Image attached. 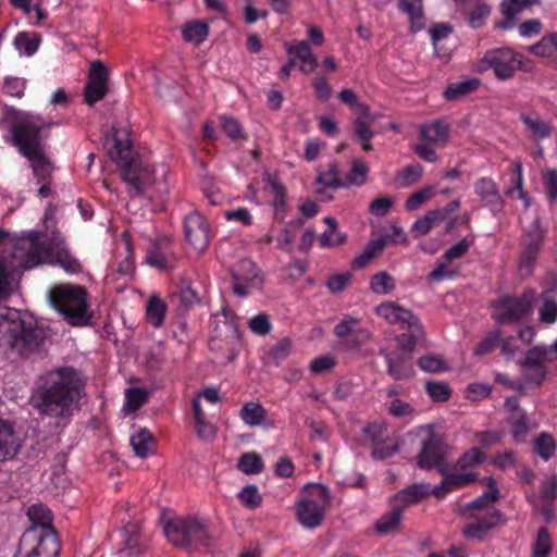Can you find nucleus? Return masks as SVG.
Here are the masks:
<instances>
[{"mask_svg":"<svg viewBox=\"0 0 557 557\" xmlns=\"http://www.w3.org/2000/svg\"><path fill=\"white\" fill-rule=\"evenodd\" d=\"M209 33V26L202 21H193L187 23L183 28V38L187 42L200 45L203 42Z\"/></svg>","mask_w":557,"mask_h":557,"instance_id":"obj_48","label":"nucleus"},{"mask_svg":"<svg viewBox=\"0 0 557 557\" xmlns=\"http://www.w3.org/2000/svg\"><path fill=\"white\" fill-rule=\"evenodd\" d=\"M165 311V302L157 296H151L147 305L146 319L152 326L160 327L164 322Z\"/></svg>","mask_w":557,"mask_h":557,"instance_id":"obj_49","label":"nucleus"},{"mask_svg":"<svg viewBox=\"0 0 557 557\" xmlns=\"http://www.w3.org/2000/svg\"><path fill=\"white\" fill-rule=\"evenodd\" d=\"M379 355L385 359L386 372L392 379L401 381L414 374L412 356L407 352H392L385 348H381Z\"/></svg>","mask_w":557,"mask_h":557,"instance_id":"obj_19","label":"nucleus"},{"mask_svg":"<svg viewBox=\"0 0 557 557\" xmlns=\"http://www.w3.org/2000/svg\"><path fill=\"white\" fill-rule=\"evenodd\" d=\"M507 423L510 426L512 440L516 443H523L527 440L529 432L532 429L531 421L525 413H518L516 416H508Z\"/></svg>","mask_w":557,"mask_h":557,"instance_id":"obj_41","label":"nucleus"},{"mask_svg":"<svg viewBox=\"0 0 557 557\" xmlns=\"http://www.w3.org/2000/svg\"><path fill=\"white\" fill-rule=\"evenodd\" d=\"M419 135L426 143L443 147L449 140L450 127L445 120L438 119L422 124L419 128Z\"/></svg>","mask_w":557,"mask_h":557,"instance_id":"obj_23","label":"nucleus"},{"mask_svg":"<svg viewBox=\"0 0 557 557\" xmlns=\"http://www.w3.org/2000/svg\"><path fill=\"white\" fill-rule=\"evenodd\" d=\"M386 433V426L384 423H369L362 428V434L366 440L369 441L374 447L372 456L375 459H386L393 456L397 450V446L393 447H380L384 442Z\"/></svg>","mask_w":557,"mask_h":557,"instance_id":"obj_22","label":"nucleus"},{"mask_svg":"<svg viewBox=\"0 0 557 557\" xmlns=\"http://www.w3.org/2000/svg\"><path fill=\"white\" fill-rule=\"evenodd\" d=\"M500 343V331L494 330L488 332L476 345L473 350L475 356H484L493 351L496 347H498Z\"/></svg>","mask_w":557,"mask_h":557,"instance_id":"obj_58","label":"nucleus"},{"mask_svg":"<svg viewBox=\"0 0 557 557\" xmlns=\"http://www.w3.org/2000/svg\"><path fill=\"white\" fill-rule=\"evenodd\" d=\"M121 535L124 547L121 553H127L129 556L139 555L145 546L140 541V528L136 523H127L122 530Z\"/></svg>","mask_w":557,"mask_h":557,"instance_id":"obj_30","label":"nucleus"},{"mask_svg":"<svg viewBox=\"0 0 557 557\" xmlns=\"http://www.w3.org/2000/svg\"><path fill=\"white\" fill-rule=\"evenodd\" d=\"M12 267L29 270L39 264L59 265L70 274H78L83 265L59 236L29 232L18 237L12 247Z\"/></svg>","mask_w":557,"mask_h":557,"instance_id":"obj_2","label":"nucleus"},{"mask_svg":"<svg viewBox=\"0 0 557 557\" xmlns=\"http://www.w3.org/2000/svg\"><path fill=\"white\" fill-rule=\"evenodd\" d=\"M453 25L446 22L435 23L430 27L429 34L431 36V41L436 52L438 49V42L442 39L449 37V35L453 34Z\"/></svg>","mask_w":557,"mask_h":557,"instance_id":"obj_64","label":"nucleus"},{"mask_svg":"<svg viewBox=\"0 0 557 557\" xmlns=\"http://www.w3.org/2000/svg\"><path fill=\"white\" fill-rule=\"evenodd\" d=\"M550 349L536 346L529 349L520 361L522 373L528 382L541 385L547 375L546 363L550 361Z\"/></svg>","mask_w":557,"mask_h":557,"instance_id":"obj_16","label":"nucleus"},{"mask_svg":"<svg viewBox=\"0 0 557 557\" xmlns=\"http://www.w3.org/2000/svg\"><path fill=\"white\" fill-rule=\"evenodd\" d=\"M425 389L434 401H447L451 396V389L445 382H428Z\"/></svg>","mask_w":557,"mask_h":557,"instance_id":"obj_63","label":"nucleus"},{"mask_svg":"<svg viewBox=\"0 0 557 557\" xmlns=\"http://www.w3.org/2000/svg\"><path fill=\"white\" fill-rule=\"evenodd\" d=\"M315 185L320 186L317 188V194H324V188L337 189L344 187L343 181L339 178V166L337 162L329 164L327 170H318V176L315 178Z\"/></svg>","mask_w":557,"mask_h":557,"instance_id":"obj_35","label":"nucleus"},{"mask_svg":"<svg viewBox=\"0 0 557 557\" xmlns=\"http://www.w3.org/2000/svg\"><path fill=\"white\" fill-rule=\"evenodd\" d=\"M484 460L485 454L480 448L472 447L465 451L457 461L449 462L446 481H442L432 490L434 496L443 498L450 492L476 482L479 475L472 471V468L481 465Z\"/></svg>","mask_w":557,"mask_h":557,"instance_id":"obj_8","label":"nucleus"},{"mask_svg":"<svg viewBox=\"0 0 557 557\" xmlns=\"http://www.w3.org/2000/svg\"><path fill=\"white\" fill-rule=\"evenodd\" d=\"M323 222L327 225V230L319 238L322 248L337 247L346 243L347 234L338 230V223L334 218L325 216Z\"/></svg>","mask_w":557,"mask_h":557,"instance_id":"obj_34","label":"nucleus"},{"mask_svg":"<svg viewBox=\"0 0 557 557\" xmlns=\"http://www.w3.org/2000/svg\"><path fill=\"white\" fill-rule=\"evenodd\" d=\"M30 163V168L37 182H46L52 180L54 165L47 156L45 149L24 156Z\"/></svg>","mask_w":557,"mask_h":557,"instance_id":"obj_26","label":"nucleus"},{"mask_svg":"<svg viewBox=\"0 0 557 557\" xmlns=\"http://www.w3.org/2000/svg\"><path fill=\"white\" fill-rule=\"evenodd\" d=\"M171 300L177 306V310L181 312L188 311L195 305L199 304L200 298L198 293L190 286L189 283L184 282L178 290L172 293Z\"/></svg>","mask_w":557,"mask_h":557,"instance_id":"obj_39","label":"nucleus"},{"mask_svg":"<svg viewBox=\"0 0 557 557\" xmlns=\"http://www.w3.org/2000/svg\"><path fill=\"white\" fill-rule=\"evenodd\" d=\"M482 70H492L498 81H508L515 77L517 71L530 73L534 63L523 54L509 47L487 50L480 60Z\"/></svg>","mask_w":557,"mask_h":557,"instance_id":"obj_9","label":"nucleus"},{"mask_svg":"<svg viewBox=\"0 0 557 557\" xmlns=\"http://www.w3.org/2000/svg\"><path fill=\"white\" fill-rule=\"evenodd\" d=\"M27 518L30 522L28 529H38L44 531H55L52 525L53 516L51 510L44 504H33L27 509Z\"/></svg>","mask_w":557,"mask_h":557,"instance_id":"obj_27","label":"nucleus"},{"mask_svg":"<svg viewBox=\"0 0 557 557\" xmlns=\"http://www.w3.org/2000/svg\"><path fill=\"white\" fill-rule=\"evenodd\" d=\"M552 552V539L545 527L537 531L536 539L533 543V557H549Z\"/></svg>","mask_w":557,"mask_h":557,"instance_id":"obj_57","label":"nucleus"},{"mask_svg":"<svg viewBox=\"0 0 557 557\" xmlns=\"http://www.w3.org/2000/svg\"><path fill=\"white\" fill-rule=\"evenodd\" d=\"M267 416L268 410L259 401H247L239 411V418L250 428L264 424Z\"/></svg>","mask_w":557,"mask_h":557,"instance_id":"obj_33","label":"nucleus"},{"mask_svg":"<svg viewBox=\"0 0 557 557\" xmlns=\"http://www.w3.org/2000/svg\"><path fill=\"white\" fill-rule=\"evenodd\" d=\"M474 193L479 196L482 206L490 208L493 213L503 210L504 200L496 183L490 177H480L474 183Z\"/></svg>","mask_w":557,"mask_h":557,"instance_id":"obj_21","label":"nucleus"},{"mask_svg":"<svg viewBox=\"0 0 557 557\" xmlns=\"http://www.w3.org/2000/svg\"><path fill=\"white\" fill-rule=\"evenodd\" d=\"M148 400V393L139 387H131L125 392L124 409L127 412L138 410Z\"/></svg>","mask_w":557,"mask_h":557,"instance_id":"obj_56","label":"nucleus"},{"mask_svg":"<svg viewBox=\"0 0 557 557\" xmlns=\"http://www.w3.org/2000/svg\"><path fill=\"white\" fill-rule=\"evenodd\" d=\"M131 445L136 456L147 458L154 446V437L147 429H140L131 436Z\"/></svg>","mask_w":557,"mask_h":557,"instance_id":"obj_42","label":"nucleus"},{"mask_svg":"<svg viewBox=\"0 0 557 557\" xmlns=\"http://www.w3.org/2000/svg\"><path fill=\"white\" fill-rule=\"evenodd\" d=\"M541 250L521 245L518 258V273L522 278L533 275Z\"/></svg>","mask_w":557,"mask_h":557,"instance_id":"obj_40","label":"nucleus"},{"mask_svg":"<svg viewBox=\"0 0 557 557\" xmlns=\"http://www.w3.org/2000/svg\"><path fill=\"white\" fill-rule=\"evenodd\" d=\"M51 126L40 115L29 112H15L11 123L12 144L24 157L45 149V128Z\"/></svg>","mask_w":557,"mask_h":557,"instance_id":"obj_7","label":"nucleus"},{"mask_svg":"<svg viewBox=\"0 0 557 557\" xmlns=\"http://www.w3.org/2000/svg\"><path fill=\"white\" fill-rule=\"evenodd\" d=\"M423 175V166L418 163H410L395 175V183L399 188H407L417 184Z\"/></svg>","mask_w":557,"mask_h":557,"instance_id":"obj_43","label":"nucleus"},{"mask_svg":"<svg viewBox=\"0 0 557 557\" xmlns=\"http://www.w3.org/2000/svg\"><path fill=\"white\" fill-rule=\"evenodd\" d=\"M23 441L14 424L0 417V463L14 460L20 454Z\"/></svg>","mask_w":557,"mask_h":557,"instance_id":"obj_18","label":"nucleus"},{"mask_svg":"<svg viewBox=\"0 0 557 557\" xmlns=\"http://www.w3.org/2000/svg\"><path fill=\"white\" fill-rule=\"evenodd\" d=\"M499 498V490L493 492H484L482 495L468 503L465 511L484 513L487 508H495L493 504Z\"/></svg>","mask_w":557,"mask_h":557,"instance_id":"obj_52","label":"nucleus"},{"mask_svg":"<svg viewBox=\"0 0 557 557\" xmlns=\"http://www.w3.org/2000/svg\"><path fill=\"white\" fill-rule=\"evenodd\" d=\"M330 503L331 497L326 486L322 484L307 486L305 495L296 504L298 522L306 529L320 527Z\"/></svg>","mask_w":557,"mask_h":557,"instance_id":"obj_10","label":"nucleus"},{"mask_svg":"<svg viewBox=\"0 0 557 557\" xmlns=\"http://www.w3.org/2000/svg\"><path fill=\"white\" fill-rule=\"evenodd\" d=\"M543 305L540 309V320L546 324H553L557 320V302L549 298L546 292L542 295Z\"/></svg>","mask_w":557,"mask_h":557,"instance_id":"obj_62","label":"nucleus"},{"mask_svg":"<svg viewBox=\"0 0 557 557\" xmlns=\"http://www.w3.org/2000/svg\"><path fill=\"white\" fill-rule=\"evenodd\" d=\"M40 44V36L37 33L22 32L14 38V46L20 53L25 55H33Z\"/></svg>","mask_w":557,"mask_h":557,"instance_id":"obj_50","label":"nucleus"},{"mask_svg":"<svg viewBox=\"0 0 557 557\" xmlns=\"http://www.w3.org/2000/svg\"><path fill=\"white\" fill-rule=\"evenodd\" d=\"M163 532L171 544L187 552L207 549L212 544L208 525L196 516L169 519L164 523Z\"/></svg>","mask_w":557,"mask_h":557,"instance_id":"obj_6","label":"nucleus"},{"mask_svg":"<svg viewBox=\"0 0 557 557\" xmlns=\"http://www.w3.org/2000/svg\"><path fill=\"white\" fill-rule=\"evenodd\" d=\"M399 9L409 15L410 29L418 33L424 28V12L422 0H398Z\"/></svg>","mask_w":557,"mask_h":557,"instance_id":"obj_38","label":"nucleus"},{"mask_svg":"<svg viewBox=\"0 0 557 557\" xmlns=\"http://www.w3.org/2000/svg\"><path fill=\"white\" fill-rule=\"evenodd\" d=\"M396 287L395 278L385 271L375 273L370 281V289L376 295L391 294Z\"/></svg>","mask_w":557,"mask_h":557,"instance_id":"obj_53","label":"nucleus"},{"mask_svg":"<svg viewBox=\"0 0 557 557\" xmlns=\"http://www.w3.org/2000/svg\"><path fill=\"white\" fill-rule=\"evenodd\" d=\"M432 494V491L429 490V485L422 483L411 484L401 491H399L395 497L396 505L403 507L411 506L421 502L426 495Z\"/></svg>","mask_w":557,"mask_h":557,"instance_id":"obj_31","label":"nucleus"},{"mask_svg":"<svg viewBox=\"0 0 557 557\" xmlns=\"http://www.w3.org/2000/svg\"><path fill=\"white\" fill-rule=\"evenodd\" d=\"M237 467L243 473L258 474L263 470L264 463L260 455L251 451L239 457Z\"/></svg>","mask_w":557,"mask_h":557,"instance_id":"obj_55","label":"nucleus"},{"mask_svg":"<svg viewBox=\"0 0 557 557\" xmlns=\"http://www.w3.org/2000/svg\"><path fill=\"white\" fill-rule=\"evenodd\" d=\"M386 246V237L381 236L376 239L370 240L364 247L363 251L352 260V268L356 270L363 269L370 263L371 260L380 256Z\"/></svg>","mask_w":557,"mask_h":557,"instance_id":"obj_32","label":"nucleus"},{"mask_svg":"<svg viewBox=\"0 0 557 557\" xmlns=\"http://www.w3.org/2000/svg\"><path fill=\"white\" fill-rule=\"evenodd\" d=\"M419 368L424 372L437 373L447 369L445 360L438 356L426 354L418 359Z\"/></svg>","mask_w":557,"mask_h":557,"instance_id":"obj_60","label":"nucleus"},{"mask_svg":"<svg viewBox=\"0 0 557 557\" xmlns=\"http://www.w3.org/2000/svg\"><path fill=\"white\" fill-rule=\"evenodd\" d=\"M368 172H369V166L363 160H361V159L352 160L351 169L346 174L345 181H343L344 187H349L352 185L360 186V185L364 184V182L367 180Z\"/></svg>","mask_w":557,"mask_h":557,"instance_id":"obj_51","label":"nucleus"},{"mask_svg":"<svg viewBox=\"0 0 557 557\" xmlns=\"http://www.w3.org/2000/svg\"><path fill=\"white\" fill-rule=\"evenodd\" d=\"M469 518L470 521L462 528L461 534L480 543L486 540L490 531L506 523L504 513L497 508H487L484 513L472 512Z\"/></svg>","mask_w":557,"mask_h":557,"instance_id":"obj_14","label":"nucleus"},{"mask_svg":"<svg viewBox=\"0 0 557 557\" xmlns=\"http://www.w3.org/2000/svg\"><path fill=\"white\" fill-rule=\"evenodd\" d=\"M372 339V333L368 329L354 330L349 338L341 342L345 349H356L369 343Z\"/></svg>","mask_w":557,"mask_h":557,"instance_id":"obj_61","label":"nucleus"},{"mask_svg":"<svg viewBox=\"0 0 557 557\" xmlns=\"http://www.w3.org/2000/svg\"><path fill=\"white\" fill-rule=\"evenodd\" d=\"M405 330H407V332L398 334L395 337V342L398 348L397 352H407L408 355L412 356V352L416 349L418 343L425 336L424 327L420 322L408 326Z\"/></svg>","mask_w":557,"mask_h":557,"instance_id":"obj_25","label":"nucleus"},{"mask_svg":"<svg viewBox=\"0 0 557 557\" xmlns=\"http://www.w3.org/2000/svg\"><path fill=\"white\" fill-rule=\"evenodd\" d=\"M18 554L28 557H58L60 544L57 531L27 529L20 539Z\"/></svg>","mask_w":557,"mask_h":557,"instance_id":"obj_13","label":"nucleus"},{"mask_svg":"<svg viewBox=\"0 0 557 557\" xmlns=\"http://www.w3.org/2000/svg\"><path fill=\"white\" fill-rule=\"evenodd\" d=\"M529 5L530 0H505L502 3V12L506 21L498 24V27L502 29L511 28L516 16Z\"/></svg>","mask_w":557,"mask_h":557,"instance_id":"obj_44","label":"nucleus"},{"mask_svg":"<svg viewBox=\"0 0 557 557\" xmlns=\"http://www.w3.org/2000/svg\"><path fill=\"white\" fill-rule=\"evenodd\" d=\"M239 337V331L235 322L230 319V321H224L221 325H216L212 335L210 337L211 348H221L219 342L225 341L226 344H230V349L237 343Z\"/></svg>","mask_w":557,"mask_h":557,"instance_id":"obj_29","label":"nucleus"},{"mask_svg":"<svg viewBox=\"0 0 557 557\" xmlns=\"http://www.w3.org/2000/svg\"><path fill=\"white\" fill-rule=\"evenodd\" d=\"M231 276L232 280L242 281L248 284H262L257 265L249 259L239 260L232 269Z\"/></svg>","mask_w":557,"mask_h":557,"instance_id":"obj_36","label":"nucleus"},{"mask_svg":"<svg viewBox=\"0 0 557 557\" xmlns=\"http://www.w3.org/2000/svg\"><path fill=\"white\" fill-rule=\"evenodd\" d=\"M533 449L542 459L547 461L555 455L556 442L549 433L542 432L534 440Z\"/></svg>","mask_w":557,"mask_h":557,"instance_id":"obj_54","label":"nucleus"},{"mask_svg":"<svg viewBox=\"0 0 557 557\" xmlns=\"http://www.w3.org/2000/svg\"><path fill=\"white\" fill-rule=\"evenodd\" d=\"M534 290L525 289L519 297L505 296L493 302V319L499 324H515L525 318L532 309Z\"/></svg>","mask_w":557,"mask_h":557,"instance_id":"obj_12","label":"nucleus"},{"mask_svg":"<svg viewBox=\"0 0 557 557\" xmlns=\"http://www.w3.org/2000/svg\"><path fill=\"white\" fill-rule=\"evenodd\" d=\"M375 121L374 116L370 113V109L367 113L357 114L352 122L354 133L359 141H371L374 137L373 131L370 126Z\"/></svg>","mask_w":557,"mask_h":557,"instance_id":"obj_45","label":"nucleus"},{"mask_svg":"<svg viewBox=\"0 0 557 557\" xmlns=\"http://www.w3.org/2000/svg\"><path fill=\"white\" fill-rule=\"evenodd\" d=\"M338 98L347 104L356 114L367 113L369 106L359 100L358 95L350 88H344L339 91Z\"/></svg>","mask_w":557,"mask_h":557,"instance_id":"obj_59","label":"nucleus"},{"mask_svg":"<svg viewBox=\"0 0 557 557\" xmlns=\"http://www.w3.org/2000/svg\"><path fill=\"white\" fill-rule=\"evenodd\" d=\"M109 70L100 60L91 62L84 86V102L89 107L102 100L109 92Z\"/></svg>","mask_w":557,"mask_h":557,"instance_id":"obj_15","label":"nucleus"},{"mask_svg":"<svg viewBox=\"0 0 557 557\" xmlns=\"http://www.w3.org/2000/svg\"><path fill=\"white\" fill-rule=\"evenodd\" d=\"M51 306L72 326H86L94 317L88 305V293L84 286L61 284L49 293Z\"/></svg>","mask_w":557,"mask_h":557,"instance_id":"obj_5","label":"nucleus"},{"mask_svg":"<svg viewBox=\"0 0 557 557\" xmlns=\"http://www.w3.org/2000/svg\"><path fill=\"white\" fill-rule=\"evenodd\" d=\"M83 384L76 371L63 368L41 375L30 405L41 417L69 419L82 397Z\"/></svg>","mask_w":557,"mask_h":557,"instance_id":"obj_1","label":"nucleus"},{"mask_svg":"<svg viewBox=\"0 0 557 557\" xmlns=\"http://www.w3.org/2000/svg\"><path fill=\"white\" fill-rule=\"evenodd\" d=\"M403 507L395 505L394 508L384 513L375 523V530L380 534H387L395 531L401 520Z\"/></svg>","mask_w":557,"mask_h":557,"instance_id":"obj_47","label":"nucleus"},{"mask_svg":"<svg viewBox=\"0 0 557 557\" xmlns=\"http://www.w3.org/2000/svg\"><path fill=\"white\" fill-rule=\"evenodd\" d=\"M520 120L535 140H543L552 135V123L541 119L539 115L531 116L529 114L521 113Z\"/></svg>","mask_w":557,"mask_h":557,"instance_id":"obj_37","label":"nucleus"},{"mask_svg":"<svg viewBox=\"0 0 557 557\" xmlns=\"http://www.w3.org/2000/svg\"><path fill=\"white\" fill-rule=\"evenodd\" d=\"M451 448L442 434L436 433L432 426H428L426 436L422 441L421 451L417 456V466L420 469H436L446 481L449 462L447 457Z\"/></svg>","mask_w":557,"mask_h":557,"instance_id":"obj_11","label":"nucleus"},{"mask_svg":"<svg viewBox=\"0 0 557 557\" xmlns=\"http://www.w3.org/2000/svg\"><path fill=\"white\" fill-rule=\"evenodd\" d=\"M548 228L539 218L528 225L521 235V245L542 250L547 237Z\"/></svg>","mask_w":557,"mask_h":557,"instance_id":"obj_24","label":"nucleus"},{"mask_svg":"<svg viewBox=\"0 0 557 557\" xmlns=\"http://www.w3.org/2000/svg\"><path fill=\"white\" fill-rule=\"evenodd\" d=\"M480 86V79L471 78L450 84L444 91L447 100H457L461 97L474 92Z\"/></svg>","mask_w":557,"mask_h":557,"instance_id":"obj_46","label":"nucleus"},{"mask_svg":"<svg viewBox=\"0 0 557 557\" xmlns=\"http://www.w3.org/2000/svg\"><path fill=\"white\" fill-rule=\"evenodd\" d=\"M112 144L108 147V156L122 169V180L126 185L131 197H156L154 169L144 162L138 153L133 150L128 131L125 128H112Z\"/></svg>","mask_w":557,"mask_h":557,"instance_id":"obj_3","label":"nucleus"},{"mask_svg":"<svg viewBox=\"0 0 557 557\" xmlns=\"http://www.w3.org/2000/svg\"><path fill=\"white\" fill-rule=\"evenodd\" d=\"M3 329L2 345L8 358L27 357L36 351L46 339V332L33 319L25 318L17 310H8Z\"/></svg>","mask_w":557,"mask_h":557,"instance_id":"obj_4","label":"nucleus"},{"mask_svg":"<svg viewBox=\"0 0 557 557\" xmlns=\"http://www.w3.org/2000/svg\"><path fill=\"white\" fill-rule=\"evenodd\" d=\"M286 51L289 55L295 57L301 62L300 71L302 73L309 74L317 69L318 60L307 41L301 40L295 46L287 45Z\"/></svg>","mask_w":557,"mask_h":557,"instance_id":"obj_28","label":"nucleus"},{"mask_svg":"<svg viewBox=\"0 0 557 557\" xmlns=\"http://www.w3.org/2000/svg\"><path fill=\"white\" fill-rule=\"evenodd\" d=\"M379 317L384 319L387 323L398 325L401 330L408 326L420 323V320L409 309L397 305L394 301H384L375 308Z\"/></svg>","mask_w":557,"mask_h":557,"instance_id":"obj_20","label":"nucleus"},{"mask_svg":"<svg viewBox=\"0 0 557 557\" xmlns=\"http://www.w3.org/2000/svg\"><path fill=\"white\" fill-rule=\"evenodd\" d=\"M184 234L188 245L197 252H202L208 248L211 230L202 214L194 212L185 218Z\"/></svg>","mask_w":557,"mask_h":557,"instance_id":"obj_17","label":"nucleus"}]
</instances>
